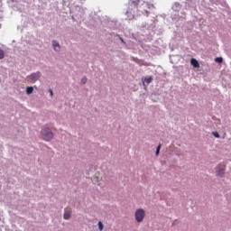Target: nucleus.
Here are the masks:
<instances>
[{
    "instance_id": "obj_12",
    "label": "nucleus",
    "mask_w": 231,
    "mask_h": 231,
    "mask_svg": "<svg viewBox=\"0 0 231 231\" xmlns=\"http://www.w3.org/2000/svg\"><path fill=\"white\" fill-rule=\"evenodd\" d=\"M160 149H162V144H159L158 147L156 148V152H155L156 156L160 154Z\"/></svg>"
},
{
    "instance_id": "obj_11",
    "label": "nucleus",
    "mask_w": 231,
    "mask_h": 231,
    "mask_svg": "<svg viewBox=\"0 0 231 231\" xmlns=\"http://www.w3.org/2000/svg\"><path fill=\"white\" fill-rule=\"evenodd\" d=\"M2 59H5V51L0 49V60H2Z\"/></svg>"
},
{
    "instance_id": "obj_2",
    "label": "nucleus",
    "mask_w": 231,
    "mask_h": 231,
    "mask_svg": "<svg viewBox=\"0 0 231 231\" xmlns=\"http://www.w3.org/2000/svg\"><path fill=\"white\" fill-rule=\"evenodd\" d=\"M42 136L43 140H45L46 142H50L53 139V133L51 132V130H50V128L44 127L42 130Z\"/></svg>"
},
{
    "instance_id": "obj_16",
    "label": "nucleus",
    "mask_w": 231,
    "mask_h": 231,
    "mask_svg": "<svg viewBox=\"0 0 231 231\" xmlns=\"http://www.w3.org/2000/svg\"><path fill=\"white\" fill-rule=\"evenodd\" d=\"M81 82H82V84H86V83L88 82V79L83 78V79H81Z\"/></svg>"
},
{
    "instance_id": "obj_14",
    "label": "nucleus",
    "mask_w": 231,
    "mask_h": 231,
    "mask_svg": "<svg viewBox=\"0 0 231 231\" xmlns=\"http://www.w3.org/2000/svg\"><path fill=\"white\" fill-rule=\"evenodd\" d=\"M215 60L218 62V64H221L223 62V58H216Z\"/></svg>"
},
{
    "instance_id": "obj_9",
    "label": "nucleus",
    "mask_w": 231,
    "mask_h": 231,
    "mask_svg": "<svg viewBox=\"0 0 231 231\" xmlns=\"http://www.w3.org/2000/svg\"><path fill=\"white\" fill-rule=\"evenodd\" d=\"M26 93L27 95H32V93H33V87H27Z\"/></svg>"
},
{
    "instance_id": "obj_5",
    "label": "nucleus",
    "mask_w": 231,
    "mask_h": 231,
    "mask_svg": "<svg viewBox=\"0 0 231 231\" xmlns=\"http://www.w3.org/2000/svg\"><path fill=\"white\" fill-rule=\"evenodd\" d=\"M39 73H33L29 76V79L32 82H37V80H39Z\"/></svg>"
},
{
    "instance_id": "obj_8",
    "label": "nucleus",
    "mask_w": 231,
    "mask_h": 231,
    "mask_svg": "<svg viewBox=\"0 0 231 231\" xmlns=\"http://www.w3.org/2000/svg\"><path fill=\"white\" fill-rule=\"evenodd\" d=\"M64 219H69L71 217V212L70 211H65L63 215Z\"/></svg>"
},
{
    "instance_id": "obj_10",
    "label": "nucleus",
    "mask_w": 231,
    "mask_h": 231,
    "mask_svg": "<svg viewBox=\"0 0 231 231\" xmlns=\"http://www.w3.org/2000/svg\"><path fill=\"white\" fill-rule=\"evenodd\" d=\"M144 82H146V84L152 83V77L145 78Z\"/></svg>"
},
{
    "instance_id": "obj_6",
    "label": "nucleus",
    "mask_w": 231,
    "mask_h": 231,
    "mask_svg": "<svg viewBox=\"0 0 231 231\" xmlns=\"http://www.w3.org/2000/svg\"><path fill=\"white\" fill-rule=\"evenodd\" d=\"M52 46L55 50V51H60V44L57 41L52 42Z\"/></svg>"
},
{
    "instance_id": "obj_7",
    "label": "nucleus",
    "mask_w": 231,
    "mask_h": 231,
    "mask_svg": "<svg viewBox=\"0 0 231 231\" xmlns=\"http://www.w3.org/2000/svg\"><path fill=\"white\" fill-rule=\"evenodd\" d=\"M190 64L193 66V68H199V62L194 58L190 60Z\"/></svg>"
},
{
    "instance_id": "obj_4",
    "label": "nucleus",
    "mask_w": 231,
    "mask_h": 231,
    "mask_svg": "<svg viewBox=\"0 0 231 231\" xmlns=\"http://www.w3.org/2000/svg\"><path fill=\"white\" fill-rule=\"evenodd\" d=\"M217 176H224L225 175V163H220L217 167Z\"/></svg>"
},
{
    "instance_id": "obj_15",
    "label": "nucleus",
    "mask_w": 231,
    "mask_h": 231,
    "mask_svg": "<svg viewBox=\"0 0 231 231\" xmlns=\"http://www.w3.org/2000/svg\"><path fill=\"white\" fill-rule=\"evenodd\" d=\"M213 136H215V138H219V134L217 132H214Z\"/></svg>"
},
{
    "instance_id": "obj_13",
    "label": "nucleus",
    "mask_w": 231,
    "mask_h": 231,
    "mask_svg": "<svg viewBox=\"0 0 231 231\" xmlns=\"http://www.w3.org/2000/svg\"><path fill=\"white\" fill-rule=\"evenodd\" d=\"M97 225L100 231L104 230V224H102L101 221H99Z\"/></svg>"
},
{
    "instance_id": "obj_3",
    "label": "nucleus",
    "mask_w": 231,
    "mask_h": 231,
    "mask_svg": "<svg viewBox=\"0 0 231 231\" xmlns=\"http://www.w3.org/2000/svg\"><path fill=\"white\" fill-rule=\"evenodd\" d=\"M145 217V210L139 208L135 211V220L137 223H142Z\"/></svg>"
},
{
    "instance_id": "obj_1",
    "label": "nucleus",
    "mask_w": 231,
    "mask_h": 231,
    "mask_svg": "<svg viewBox=\"0 0 231 231\" xmlns=\"http://www.w3.org/2000/svg\"><path fill=\"white\" fill-rule=\"evenodd\" d=\"M149 5L142 0L129 1L126 14L129 19H134L138 15L149 17Z\"/></svg>"
},
{
    "instance_id": "obj_17",
    "label": "nucleus",
    "mask_w": 231,
    "mask_h": 231,
    "mask_svg": "<svg viewBox=\"0 0 231 231\" xmlns=\"http://www.w3.org/2000/svg\"><path fill=\"white\" fill-rule=\"evenodd\" d=\"M50 94H51V97H53V90L50 89Z\"/></svg>"
},
{
    "instance_id": "obj_18",
    "label": "nucleus",
    "mask_w": 231,
    "mask_h": 231,
    "mask_svg": "<svg viewBox=\"0 0 231 231\" xmlns=\"http://www.w3.org/2000/svg\"><path fill=\"white\" fill-rule=\"evenodd\" d=\"M121 42H124V39L120 38Z\"/></svg>"
}]
</instances>
